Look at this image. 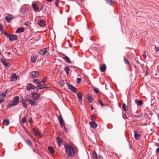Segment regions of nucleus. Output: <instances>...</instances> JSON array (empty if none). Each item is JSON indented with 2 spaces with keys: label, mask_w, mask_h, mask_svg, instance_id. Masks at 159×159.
Listing matches in <instances>:
<instances>
[{
  "label": "nucleus",
  "mask_w": 159,
  "mask_h": 159,
  "mask_svg": "<svg viewBox=\"0 0 159 159\" xmlns=\"http://www.w3.org/2000/svg\"><path fill=\"white\" fill-rule=\"evenodd\" d=\"M64 147L67 156L73 157L75 152L74 147L69 144H65Z\"/></svg>",
  "instance_id": "f257e3e1"
},
{
  "label": "nucleus",
  "mask_w": 159,
  "mask_h": 159,
  "mask_svg": "<svg viewBox=\"0 0 159 159\" xmlns=\"http://www.w3.org/2000/svg\"><path fill=\"white\" fill-rule=\"evenodd\" d=\"M13 98L14 100H13L12 103L9 105L10 107H11L16 105L19 102V97L18 96H15Z\"/></svg>",
  "instance_id": "f03ea898"
},
{
  "label": "nucleus",
  "mask_w": 159,
  "mask_h": 159,
  "mask_svg": "<svg viewBox=\"0 0 159 159\" xmlns=\"http://www.w3.org/2000/svg\"><path fill=\"white\" fill-rule=\"evenodd\" d=\"M58 119L60 124L61 125V127L63 128L64 130H66V128L65 126L64 123L61 115L58 116Z\"/></svg>",
  "instance_id": "7ed1b4c3"
},
{
  "label": "nucleus",
  "mask_w": 159,
  "mask_h": 159,
  "mask_svg": "<svg viewBox=\"0 0 159 159\" xmlns=\"http://www.w3.org/2000/svg\"><path fill=\"white\" fill-rule=\"evenodd\" d=\"M67 85L69 87V88L74 93H75L76 91V88L73 87L72 85H70L68 83H66Z\"/></svg>",
  "instance_id": "20e7f679"
},
{
  "label": "nucleus",
  "mask_w": 159,
  "mask_h": 159,
  "mask_svg": "<svg viewBox=\"0 0 159 159\" xmlns=\"http://www.w3.org/2000/svg\"><path fill=\"white\" fill-rule=\"evenodd\" d=\"M31 76L32 78H36L39 76V72L37 71H33L32 72Z\"/></svg>",
  "instance_id": "39448f33"
},
{
  "label": "nucleus",
  "mask_w": 159,
  "mask_h": 159,
  "mask_svg": "<svg viewBox=\"0 0 159 159\" xmlns=\"http://www.w3.org/2000/svg\"><path fill=\"white\" fill-rule=\"evenodd\" d=\"M13 18V16L11 15L7 16L5 18L6 20L8 23H10L11 21V20Z\"/></svg>",
  "instance_id": "423d86ee"
},
{
  "label": "nucleus",
  "mask_w": 159,
  "mask_h": 159,
  "mask_svg": "<svg viewBox=\"0 0 159 159\" xmlns=\"http://www.w3.org/2000/svg\"><path fill=\"white\" fill-rule=\"evenodd\" d=\"M134 136L135 139L137 140H138L141 137V135L136 131H134Z\"/></svg>",
  "instance_id": "0eeeda50"
},
{
  "label": "nucleus",
  "mask_w": 159,
  "mask_h": 159,
  "mask_svg": "<svg viewBox=\"0 0 159 159\" xmlns=\"http://www.w3.org/2000/svg\"><path fill=\"white\" fill-rule=\"evenodd\" d=\"M9 39L10 41L16 40L17 39V36L16 35L10 34Z\"/></svg>",
  "instance_id": "6e6552de"
},
{
  "label": "nucleus",
  "mask_w": 159,
  "mask_h": 159,
  "mask_svg": "<svg viewBox=\"0 0 159 159\" xmlns=\"http://www.w3.org/2000/svg\"><path fill=\"white\" fill-rule=\"evenodd\" d=\"M38 24L41 27L44 26L45 25V21L43 20H39L38 21Z\"/></svg>",
  "instance_id": "1a4fd4ad"
},
{
  "label": "nucleus",
  "mask_w": 159,
  "mask_h": 159,
  "mask_svg": "<svg viewBox=\"0 0 159 159\" xmlns=\"http://www.w3.org/2000/svg\"><path fill=\"white\" fill-rule=\"evenodd\" d=\"M47 87L46 86L45 84H39V85L37 86L36 87V89L37 90H38L39 89H44L46 88Z\"/></svg>",
  "instance_id": "9d476101"
},
{
  "label": "nucleus",
  "mask_w": 159,
  "mask_h": 159,
  "mask_svg": "<svg viewBox=\"0 0 159 159\" xmlns=\"http://www.w3.org/2000/svg\"><path fill=\"white\" fill-rule=\"evenodd\" d=\"M47 51V48H44L39 51V53L41 55L43 56L46 53Z\"/></svg>",
  "instance_id": "9b49d317"
},
{
  "label": "nucleus",
  "mask_w": 159,
  "mask_h": 159,
  "mask_svg": "<svg viewBox=\"0 0 159 159\" xmlns=\"http://www.w3.org/2000/svg\"><path fill=\"white\" fill-rule=\"evenodd\" d=\"M35 88L34 86L31 84H28L26 86V89L27 90L34 89Z\"/></svg>",
  "instance_id": "f8f14e48"
},
{
  "label": "nucleus",
  "mask_w": 159,
  "mask_h": 159,
  "mask_svg": "<svg viewBox=\"0 0 159 159\" xmlns=\"http://www.w3.org/2000/svg\"><path fill=\"white\" fill-rule=\"evenodd\" d=\"M56 140L58 145L60 147H61L62 143V139L59 137H57L56 138Z\"/></svg>",
  "instance_id": "ddd939ff"
},
{
  "label": "nucleus",
  "mask_w": 159,
  "mask_h": 159,
  "mask_svg": "<svg viewBox=\"0 0 159 159\" xmlns=\"http://www.w3.org/2000/svg\"><path fill=\"white\" fill-rule=\"evenodd\" d=\"M89 124L90 126L93 128H95L97 127V125L94 121H91L90 122Z\"/></svg>",
  "instance_id": "4468645a"
},
{
  "label": "nucleus",
  "mask_w": 159,
  "mask_h": 159,
  "mask_svg": "<svg viewBox=\"0 0 159 159\" xmlns=\"http://www.w3.org/2000/svg\"><path fill=\"white\" fill-rule=\"evenodd\" d=\"M17 76L15 74H13L11 75V80L12 81H14L17 80Z\"/></svg>",
  "instance_id": "2eb2a0df"
},
{
  "label": "nucleus",
  "mask_w": 159,
  "mask_h": 159,
  "mask_svg": "<svg viewBox=\"0 0 159 159\" xmlns=\"http://www.w3.org/2000/svg\"><path fill=\"white\" fill-rule=\"evenodd\" d=\"M33 132L34 133L35 135L36 136L39 135L40 136L41 135L40 132L39 131L34 129H32Z\"/></svg>",
  "instance_id": "dca6fc26"
},
{
  "label": "nucleus",
  "mask_w": 159,
  "mask_h": 159,
  "mask_svg": "<svg viewBox=\"0 0 159 159\" xmlns=\"http://www.w3.org/2000/svg\"><path fill=\"white\" fill-rule=\"evenodd\" d=\"M32 6L34 11H37L39 9L38 5L35 3L32 4Z\"/></svg>",
  "instance_id": "f3484780"
},
{
  "label": "nucleus",
  "mask_w": 159,
  "mask_h": 159,
  "mask_svg": "<svg viewBox=\"0 0 159 159\" xmlns=\"http://www.w3.org/2000/svg\"><path fill=\"white\" fill-rule=\"evenodd\" d=\"M106 69V65L103 64L100 66V71L102 72H103L105 71Z\"/></svg>",
  "instance_id": "a211bd4d"
},
{
  "label": "nucleus",
  "mask_w": 159,
  "mask_h": 159,
  "mask_svg": "<svg viewBox=\"0 0 159 159\" xmlns=\"http://www.w3.org/2000/svg\"><path fill=\"white\" fill-rule=\"evenodd\" d=\"M2 62L4 65V66L6 67H8L9 66L8 62L6 61L4 59L2 58L1 59Z\"/></svg>",
  "instance_id": "6ab92c4d"
},
{
  "label": "nucleus",
  "mask_w": 159,
  "mask_h": 159,
  "mask_svg": "<svg viewBox=\"0 0 159 159\" xmlns=\"http://www.w3.org/2000/svg\"><path fill=\"white\" fill-rule=\"evenodd\" d=\"M24 28L23 27L19 28L17 29L16 31V32L17 33H21L24 31Z\"/></svg>",
  "instance_id": "aec40b11"
},
{
  "label": "nucleus",
  "mask_w": 159,
  "mask_h": 159,
  "mask_svg": "<svg viewBox=\"0 0 159 159\" xmlns=\"http://www.w3.org/2000/svg\"><path fill=\"white\" fill-rule=\"evenodd\" d=\"M10 123L9 120L8 119H5L3 120V124L6 126L8 125Z\"/></svg>",
  "instance_id": "412c9836"
},
{
  "label": "nucleus",
  "mask_w": 159,
  "mask_h": 159,
  "mask_svg": "<svg viewBox=\"0 0 159 159\" xmlns=\"http://www.w3.org/2000/svg\"><path fill=\"white\" fill-rule=\"evenodd\" d=\"M63 58L68 63H71V62L70 59L67 57L65 56L63 57Z\"/></svg>",
  "instance_id": "4be33fe9"
},
{
  "label": "nucleus",
  "mask_w": 159,
  "mask_h": 159,
  "mask_svg": "<svg viewBox=\"0 0 159 159\" xmlns=\"http://www.w3.org/2000/svg\"><path fill=\"white\" fill-rule=\"evenodd\" d=\"M32 106H35L37 105L38 104V102L36 101H34L32 100H31L30 102Z\"/></svg>",
  "instance_id": "5701e85b"
},
{
  "label": "nucleus",
  "mask_w": 159,
  "mask_h": 159,
  "mask_svg": "<svg viewBox=\"0 0 159 159\" xmlns=\"http://www.w3.org/2000/svg\"><path fill=\"white\" fill-rule=\"evenodd\" d=\"M40 94H38L34 97H33V99L34 100H38L40 98Z\"/></svg>",
  "instance_id": "b1692460"
},
{
  "label": "nucleus",
  "mask_w": 159,
  "mask_h": 159,
  "mask_svg": "<svg viewBox=\"0 0 159 159\" xmlns=\"http://www.w3.org/2000/svg\"><path fill=\"white\" fill-rule=\"evenodd\" d=\"M135 102L137 103V105L139 106H141L143 104V101L141 100L138 101L136 99L135 100Z\"/></svg>",
  "instance_id": "393cba45"
},
{
  "label": "nucleus",
  "mask_w": 159,
  "mask_h": 159,
  "mask_svg": "<svg viewBox=\"0 0 159 159\" xmlns=\"http://www.w3.org/2000/svg\"><path fill=\"white\" fill-rule=\"evenodd\" d=\"M33 82L35 83L37 85H39L41 84V81L39 80V79H34L33 80Z\"/></svg>",
  "instance_id": "a878e982"
},
{
  "label": "nucleus",
  "mask_w": 159,
  "mask_h": 159,
  "mask_svg": "<svg viewBox=\"0 0 159 159\" xmlns=\"http://www.w3.org/2000/svg\"><path fill=\"white\" fill-rule=\"evenodd\" d=\"M64 70L66 74L68 75L69 74V71L70 70L68 66H66L64 68Z\"/></svg>",
  "instance_id": "bb28decb"
},
{
  "label": "nucleus",
  "mask_w": 159,
  "mask_h": 159,
  "mask_svg": "<svg viewBox=\"0 0 159 159\" xmlns=\"http://www.w3.org/2000/svg\"><path fill=\"white\" fill-rule=\"evenodd\" d=\"M7 91L6 90L5 91H4L2 94H0V97H2L3 98H5L6 95V92Z\"/></svg>",
  "instance_id": "cd10ccee"
},
{
  "label": "nucleus",
  "mask_w": 159,
  "mask_h": 159,
  "mask_svg": "<svg viewBox=\"0 0 159 159\" xmlns=\"http://www.w3.org/2000/svg\"><path fill=\"white\" fill-rule=\"evenodd\" d=\"M92 156L94 159H96L97 158V155L95 151L93 152L92 153Z\"/></svg>",
  "instance_id": "c85d7f7f"
},
{
  "label": "nucleus",
  "mask_w": 159,
  "mask_h": 159,
  "mask_svg": "<svg viewBox=\"0 0 159 159\" xmlns=\"http://www.w3.org/2000/svg\"><path fill=\"white\" fill-rule=\"evenodd\" d=\"M36 58L35 57L32 56L31 57V61L33 63H35L36 61Z\"/></svg>",
  "instance_id": "c756f323"
},
{
  "label": "nucleus",
  "mask_w": 159,
  "mask_h": 159,
  "mask_svg": "<svg viewBox=\"0 0 159 159\" xmlns=\"http://www.w3.org/2000/svg\"><path fill=\"white\" fill-rule=\"evenodd\" d=\"M22 106L25 107L26 108L27 107V105L26 104V102L24 99H23L22 101Z\"/></svg>",
  "instance_id": "7c9ffc66"
},
{
  "label": "nucleus",
  "mask_w": 159,
  "mask_h": 159,
  "mask_svg": "<svg viewBox=\"0 0 159 159\" xmlns=\"http://www.w3.org/2000/svg\"><path fill=\"white\" fill-rule=\"evenodd\" d=\"M77 98L78 99L82 98V93L80 92H78L77 94Z\"/></svg>",
  "instance_id": "2f4dec72"
},
{
  "label": "nucleus",
  "mask_w": 159,
  "mask_h": 159,
  "mask_svg": "<svg viewBox=\"0 0 159 159\" xmlns=\"http://www.w3.org/2000/svg\"><path fill=\"white\" fill-rule=\"evenodd\" d=\"M122 107L125 111H126L128 110V107L124 103L122 104Z\"/></svg>",
  "instance_id": "473e14b6"
},
{
  "label": "nucleus",
  "mask_w": 159,
  "mask_h": 159,
  "mask_svg": "<svg viewBox=\"0 0 159 159\" xmlns=\"http://www.w3.org/2000/svg\"><path fill=\"white\" fill-rule=\"evenodd\" d=\"M25 141L27 143V144H28V145H29L30 146H31V142L30 140V139H27L26 140L25 139Z\"/></svg>",
  "instance_id": "72a5a7b5"
},
{
  "label": "nucleus",
  "mask_w": 159,
  "mask_h": 159,
  "mask_svg": "<svg viewBox=\"0 0 159 159\" xmlns=\"http://www.w3.org/2000/svg\"><path fill=\"white\" fill-rule=\"evenodd\" d=\"M124 61L125 64L127 65H129V63L128 60L125 56H124Z\"/></svg>",
  "instance_id": "f704fd0d"
},
{
  "label": "nucleus",
  "mask_w": 159,
  "mask_h": 159,
  "mask_svg": "<svg viewBox=\"0 0 159 159\" xmlns=\"http://www.w3.org/2000/svg\"><path fill=\"white\" fill-rule=\"evenodd\" d=\"M48 149L51 153H53L54 152V150L52 147H48Z\"/></svg>",
  "instance_id": "c9c22d12"
},
{
  "label": "nucleus",
  "mask_w": 159,
  "mask_h": 159,
  "mask_svg": "<svg viewBox=\"0 0 159 159\" xmlns=\"http://www.w3.org/2000/svg\"><path fill=\"white\" fill-rule=\"evenodd\" d=\"M106 1L107 3L110 5L114 3V2L113 1L111 0H107Z\"/></svg>",
  "instance_id": "e433bc0d"
},
{
  "label": "nucleus",
  "mask_w": 159,
  "mask_h": 159,
  "mask_svg": "<svg viewBox=\"0 0 159 159\" xmlns=\"http://www.w3.org/2000/svg\"><path fill=\"white\" fill-rule=\"evenodd\" d=\"M46 6L44 5H42L41 10H42L43 11H45L46 10Z\"/></svg>",
  "instance_id": "4c0bfd02"
},
{
  "label": "nucleus",
  "mask_w": 159,
  "mask_h": 159,
  "mask_svg": "<svg viewBox=\"0 0 159 159\" xmlns=\"http://www.w3.org/2000/svg\"><path fill=\"white\" fill-rule=\"evenodd\" d=\"M87 99L89 101V102H92L93 101V99L90 96H88L87 97Z\"/></svg>",
  "instance_id": "58836bf2"
},
{
  "label": "nucleus",
  "mask_w": 159,
  "mask_h": 159,
  "mask_svg": "<svg viewBox=\"0 0 159 159\" xmlns=\"http://www.w3.org/2000/svg\"><path fill=\"white\" fill-rule=\"evenodd\" d=\"M64 82L63 80H61L60 81L59 84L61 86H63L64 85Z\"/></svg>",
  "instance_id": "ea45409f"
},
{
  "label": "nucleus",
  "mask_w": 159,
  "mask_h": 159,
  "mask_svg": "<svg viewBox=\"0 0 159 159\" xmlns=\"http://www.w3.org/2000/svg\"><path fill=\"white\" fill-rule=\"evenodd\" d=\"M38 92L37 91L36 92H33L31 93V97L32 98H33V97H34L35 95H36L38 93H37Z\"/></svg>",
  "instance_id": "a19ab883"
},
{
  "label": "nucleus",
  "mask_w": 159,
  "mask_h": 159,
  "mask_svg": "<svg viewBox=\"0 0 159 159\" xmlns=\"http://www.w3.org/2000/svg\"><path fill=\"white\" fill-rule=\"evenodd\" d=\"M46 80L47 78H44L43 79L42 81H41V83L44 84L46 82Z\"/></svg>",
  "instance_id": "79ce46f5"
},
{
  "label": "nucleus",
  "mask_w": 159,
  "mask_h": 159,
  "mask_svg": "<svg viewBox=\"0 0 159 159\" xmlns=\"http://www.w3.org/2000/svg\"><path fill=\"white\" fill-rule=\"evenodd\" d=\"M94 90L96 93H97L99 92V89L97 88H94Z\"/></svg>",
  "instance_id": "37998d69"
},
{
  "label": "nucleus",
  "mask_w": 159,
  "mask_h": 159,
  "mask_svg": "<svg viewBox=\"0 0 159 159\" xmlns=\"http://www.w3.org/2000/svg\"><path fill=\"white\" fill-rule=\"evenodd\" d=\"M25 101V102H29L30 103V102H31V100H30V99H29L28 98H25V100H24Z\"/></svg>",
  "instance_id": "c03bdc74"
},
{
  "label": "nucleus",
  "mask_w": 159,
  "mask_h": 159,
  "mask_svg": "<svg viewBox=\"0 0 159 159\" xmlns=\"http://www.w3.org/2000/svg\"><path fill=\"white\" fill-rule=\"evenodd\" d=\"M4 35H5L6 36L7 38H9L10 36V34H8L7 33L5 32H4Z\"/></svg>",
  "instance_id": "a18cd8bd"
},
{
  "label": "nucleus",
  "mask_w": 159,
  "mask_h": 159,
  "mask_svg": "<svg viewBox=\"0 0 159 159\" xmlns=\"http://www.w3.org/2000/svg\"><path fill=\"white\" fill-rule=\"evenodd\" d=\"M77 82L78 84H79L81 80V78H77Z\"/></svg>",
  "instance_id": "49530a36"
},
{
  "label": "nucleus",
  "mask_w": 159,
  "mask_h": 159,
  "mask_svg": "<svg viewBox=\"0 0 159 159\" xmlns=\"http://www.w3.org/2000/svg\"><path fill=\"white\" fill-rule=\"evenodd\" d=\"M22 122L23 123H24L26 122V119L25 117H23L22 119Z\"/></svg>",
  "instance_id": "de8ad7c7"
},
{
  "label": "nucleus",
  "mask_w": 159,
  "mask_h": 159,
  "mask_svg": "<svg viewBox=\"0 0 159 159\" xmlns=\"http://www.w3.org/2000/svg\"><path fill=\"white\" fill-rule=\"evenodd\" d=\"M3 25L2 24L0 23V30L1 31H3Z\"/></svg>",
  "instance_id": "09e8293b"
},
{
  "label": "nucleus",
  "mask_w": 159,
  "mask_h": 159,
  "mask_svg": "<svg viewBox=\"0 0 159 159\" xmlns=\"http://www.w3.org/2000/svg\"><path fill=\"white\" fill-rule=\"evenodd\" d=\"M98 159H102V157L101 155H98Z\"/></svg>",
  "instance_id": "8fccbe9b"
},
{
  "label": "nucleus",
  "mask_w": 159,
  "mask_h": 159,
  "mask_svg": "<svg viewBox=\"0 0 159 159\" xmlns=\"http://www.w3.org/2000/svg\"><path fill=\"white\" fill-rule=\"evenodd\" d=\"M155 50L156 51H159V47H156L155 48Z\"/></svg>",
  "instance_id": "3c124183"
},
{
  "label": "nucleus",
  "mask_w": 159,
  "mask_h": 159,
  "mask_svg": "<svg viewBox=\"0 0 159 159\" xmlns=\"http://www.w3.org/2000/svg\"><path fill=\"white\" fill-rule=\"evenodd\" d=\"M56 3H55V5L56 6H57L58 5V4L59 2L58 0H55Z\"/></svg>",
  "instance_id": "603ef678"
},
{
  "label": "nucleus",
  "mask_w": 159,
  "mask_h": 159,
  "mask_svg": "<svg viewBox=\"0 0 159 159\" xmlns=\"http://www.w3.org/2000/svg\"><path fill=\"white\" fill-rule=\"evenodd\" d=\"M156 153H158L159 152V148H158L156 150Z\"/></svg>",
  "instance_id": "864d4df0"
},
{
  "label": "nucleus",
  "mask_w": 159,
  "mask_h": 159,
  "mask_svg": "<svg viewBox=\"0 0 159 159\" xmlns=\"http://www.w3.org/2000/svg\"><path fill=\"white\" fill-rule=\"evenodd\" d=\"M3 100V98H0V104L2 102Z\"/></svg>",
  "instance_id": "5fc2aeb1"
},
{
  "label": "nucleus",
  "mask_w": 159,
  "mask_h": 159,
  "mask_svg": "<svg viewBox=\"0 0 159 159\" xmlns=\"http://www.w3.org/2000/svg\"><path fill=\"white\" fill-rule=\"evenodd\" d=\"M82 98L79 99V102L80 103H82Z\"/></svg>",
  "instance_id": "6e6d98bb"
},
{
  "label": "nucleus",
  "mask_w": 159,
  "mask_h": 159,
  "mask_svg": "<svg viewBox=\"0 0 159 159\" xmlns=\"http://www.w3.org/2000/svg\"><path fill=\"white\" fill-rule=\"evenodd\" d=\"M134 116L135 117H137V118H139L140 117V116L139 115H135Z\"/></svg>",
  "instance_id": "4d7b16f0"
},
{
  "label": "nucleus",
  "mask_w": 159,
  "mask_h": 159,
  "mask_svg": "<svg viewBox=\"0 0 159 159\" xmlns=\"http://www.w3.org/2000/svg\"><path fill=\"white\" fill-rule=\"evenodd\" d=\"M99 102H100V104H101V106H103V103L101 102V101L100 100H99Z\"/></svg>",
  "instance_id": "13d9d810"
},
{
  "label": "nucleus",
  "mask_w": 159,
  "mask_h": 159,
  "mask_svg": "<svg viewBox=\"0 0 159 159\" xmlns=\"http://www.w3.org/2000/svg\"><path fill=\"white\" fill-rule=\"evenodd\" d=\"M146 75L147 76L149 75V73L148 71H147L145 73Z\"/></svg>",
  "instance_id": "bf43d9fd"
},
{
  "label": "nucleus",
  "mask_w": 159,
  "mask_h": 159,
  "mask_svg": "<svg viewBox=\"0 0 159 159\" xmlns=\"http://www.w3.org/2000/svg\"><path fill=\"white\" fill-rule=\"evenodd\" d=\"M24 24L25 25L27 26L28 25V24L27 22H25L24 23Z\"/></svg>",
  "instance_id": "052dcab7"
},
{
  "label": "nucleus",
  "mask_w": 159,
  "mask_h": 159,
  "mask_svg": "<svg viewBox=\"0 0 159 159\" xmlns=\"http://www.w3.org/2000/svg\"><path fill=\"white\" fill-rule=\"evenodd\" d=\"M29 121H30V122H31V123H33V120L32 119H30L29 120Z\"/></svg>",
  "instance_id": "680f3d73"
},
{
  "label": "nucleus",
  "mask_w": 159,
  "mask_h": 159,
  "mask_svg": "<svg viewBox=\"0 0 159 159\" xmlns=\"http://www.w3.org/2000/svg\"><path fill=\"white\" fill-rule=\"evenodd\" d=\"M91 110H93V108L92 106V105H91Z\"/></svg>",
  "instance_id": "e2e57ef3"
},
{
  "label": "nucleus",
  "mask_w": 159,
  "mask_h": 159,
  "mask_svg": "<svg viewBox=\"0 0 159 159\" xmlns=\"http://www.w3.org/2000/svg\"><path fill=\"white\" fill-rule=\"evenodd\" d=\"M129 148L130 149H131V145L129 143Z\"/></svg>",
  "instance_id": "0e129e2a"
},
{
  "label": "nucleus",
  "mask_w": 159,
  "mask_h": 159,
  "mask_svg": "<svg viewBox=\"0 0 159 159\" xmlns=\"http://www.w3.org/2000/svg\"><path fill=\"white\" fill-rule=\"evenodd\" d=\"M145 54H143V57H146V55H145Z\"/></svg>",
  "instance_id": "69168bd1"
},
{
  "label": "nucleus",
  "mask_w": 159,
  "mask_h": 159,
  "mask_svg": "<svg viewBox=\"0 0 159 159\" xmlns=\"http://www.w3.org/2000/svg\"><path fill=\"white\" fill-rule=\"evenodd\" d=\"M0 55H2V54H1V52L0 51Z\"/></svg>",
  "instance_id": "338daca9"
},
{
  "label": "nucleus",
  "mask_w": 159,
  "mask_h": 159,
  "mask_svg": "<svg viewBox=\"0 0 159 159\" xmlns=\"http://www.w3.org/2000/svg\"><path fill=\"white\" fill-rule=\"evenodd\" d=\"M8 53L9 54H10V52H8Z\"/></svg>",
  "instance_id": "774afa93"
}]
</instances>
